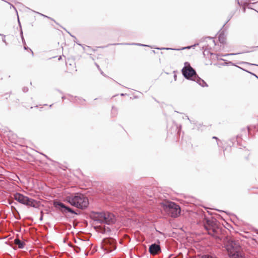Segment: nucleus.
I'll use <instances>...</instances> for the list:
<instances>
[{"label":"nucleus","instance_id":"20e7f679","mask_svg":"<svg viewBox=\"0 0 258 258\" xmlns=\"http://www.w3.org/2000/svg\"><path fill=\"white\" fill-rule=\"evenodd\" d=\"M161 207L169 216L176 218L178 217L181 212V209L179 205L174 202L164 201L159 203Z\"/></svg>","mask_w":258,"mask_h":258},{"label":"nucleus","instance_id":"cd10ccee","mask_svg":"<svg viewBox=\"0 0 258 258\" xmlns=\"http://www.w3.org/2000/svg\"><path fill=\"white\" fill-rule=\"evenodd\" d=\"M0 35L2 36L3 37V41L4 42H5L7 44V42L6 41V39H5L6 36L3 35V34H0Z\"/></svg>","mask_w":258,"mask_h":258},{"label":"nucleus","instance_id":"c03bdc74","mask_svg":"<svg viewBox=\"0 0 258 258\" xmlns=\"http://www.w3.org/2000/svg\"><path fill=\"white\" fill-rule=\"evenodd\" d=\"M101 74L104 76H105V75L103 74V72L102 71L101 72Z\"/></svg>","mask_w":258,"mask_h":258},{"label":"nucleus","instance_id":"a19ab883","mask_svg":"<svg viewBox=\"0 0 258 258\" xmlns=\"http://www.w3.org/2000/svg\"><path fill=\"white\" fill-rule=\"evenodd\" d=\"M213 139H216L217 140H218V139L217 137H213Z\"/></svg>","mask_w":258,"mask_h":258},{"label":"nucleus","instance_id":"aec40b11","mask_svg":"<svg viewBox=\"0 0 258 258\" xmlns=\"http://www.w3.org/2000/svg\"><path fill=\"white\" fill-rule=\"evenodd\" d=\"M14 215L15 219H16L17 220L21 219V217H20V214L18 212V211H17V213H15V214H14Z\"/></svg>","mask_w":258,"mask_h":258},{"label":"nucleus","instance_id":"e433bc0d","mask_svg":"<svg viewBox=\"0 0 258 258\" xmlns=\"http://www.w3.org/2000/svg\"><path fill=\"white\" fill-rule=\"evenodd\" d=\"M74 41H75V42L77 44H78V45H81V44H80V43H78V42L77 41H75V40H74Z\"/></svg>","mask_w":258,"mask_h":258},{"label":"nucleus","instance_id":"58836bf2","mask_svg":"<svg viewBox=\"0 0 258 258\" xmlns=\"http://www.w3.org/2000/svg\"><path fill=\"white\" fill-rule=\"evenodd\" d=\"M69 34H70V35H71L72 37L74 38L75 39H76V38L74 36H73V35H71L70 33H69Z\"/></svg>","mask_w":258,"mask_h":258},{"label":"nucleus","instance_id":"7c9ffc66","mask_svg":"<svg viewBox=\"0 0 258 258\" xmlns=\"http://www.w3.org/2000/svg\"><path fill=\"white\" fill-rule=\"evenodd\" d=\"M240 53H229V54H225L224 56H226V55H236V54H240Z\"/></svg>","mask_w":258,"mask_h":258},{"label":"nucleus","instance_id":"a878e982","mask_svg":"<svg viewBox=\"0 0 258 258\" xmlns=\"http://www.w3.org/2000/svg\"><path fill=\"white\" fill-rule=\"evenodd\" d=\"M23 91L25 93L27 92L28 91V88L27 87H24L23 88Z\"/></svg>","mask_w":258,"mask_h":258},{"label":"nucleus","instance_id":"4c0bfd02","mask_svg":"<svg viewBox=\"0 0 258 258\" xmlns=\"http://www.w3.org/2000/svg\"><path fill=\"white\" fill-rule=\"evenodd\" d=\"M74 41H75V42L77 44H78V45H81V44H80V43H78V42L77 41H75V40H74Z\"/></svg>","mask_w":258,"mask_h":258},{"label":"nucleus","instance_id":"79ce46f5","mask_svg":"<svg viewBox=\"0 0 258 258\" xmlns=\"http://www.w3.org/2000/svg\"><path fill=\"white\" fill-rule=\"evenodd\" d=\"M96 67H97V68H98V69H100V68H99V65H98L97 63H96Z\"/></svg>","mask_w":258,"mask_h":258},{"label":"nucleus","instance_id":"37998d69","mask_svg":"<svg viewBox=\"0 0 258 258\" xmlns=\"http://www.w3.org/2000/svg\"><path fill=\"white\" fill-rule=\"evenodd\" d=\"M61 98H62V99H64L66 98V97L63 96H62V97H61Z\"/></svg>","mask_w":258,"mask_h":258},{"label":"nucleus","instance_id":"72a5a7b5","mask_svg":"<svg viewBox=\"0 0 258 258\" xmlns=\"http://www.w3.org/2000/svg\"><path fill=\"white\" fill-rule=\"evenodd\" d=\"M77 99H79V98H77V97H75L74 100H75L74 101H77ZM80 100H81V99H80Z\"/></svg>","mask_w":258,"mask_h":258},{"label":"nucleus","instance_id":"f704fd0d","mask_svg":"<svg viewBox=\"0 0 258 258\" xmlns=\"http://www.w3.org/2000/svg\"><path fill=\"white\" fill-rule=\"evenodd\" d=\"M245 7H246V6H244V7H243V12L244 13H245Z\"/></svg>","mask_w":258,"mask_h":258},{"label":"nucleus","instance_id":"49530a36","mask_svg":"<svg viewBox=\"0 0 258 258\" xmlns=\"http://www.w3.org/2000/svg\"><path fill=\"white\" fill-rule=\"evenodd\" d=\"M61 59V56H59L58 60H60Z\"/></svg>","mask_w":258,"mask_h":258},{"label":"nucleus","instance_id":"ddd939ff","mask_svg":"<svg viewBox=\"0 0 258 258\" xmlns=\"http://www.w3.org/2000/svg\"><path fill=\"white\" fill-rule=\"evenodd\" d=\"M240 139V137L239 136H237L236 139H231L230 141L232 143L233 145H234L235 144V142H236L237 145H239V146H241V145L239 143Z\"/></svg>","mask_w":258,"mask_h":258},{"label":"nucleus","instance_id":"2eb2a0df","mask_svg":"<svg viewBox=\"0 0 258 258\" xmlns=\"http://www.w3.org/2000/svg\"><path fill=\"white\" fill-rule=\"evenodd\" d=\"M21 38L22 39L23 44L24 45V49H29L32 52V53L33 54V51H32V50L31 49L29 48L28 47H26V46H25V45L26 44V43H25V41L24 40V38L23 35V32H22V30L21 31Z\"/></svg>","mask_w":258,"mask_h":258},{"label":"nucleus","instance_id":"9d476101","mask_svg":"<svg viewBox=\"0 0 258 258\" xmlns=\"http://www.w3.org/2000/svg\"><path fill=\"white\" fill-rule=\"evenodd\" d=\"M149 251L151 254L156 255L161 252L160 246L155 243L150 245Z\"/></svg>","mask_w":258,"mask_h":258},{"label":"nucleus","instance_id":"c85d7f7f","mask_svg":"<svg viewBox=\"0 0 258 258\" xmlns=\"http://www.w3.org/2000/svg\"><path fill=\"white\" fill-rule=\"evenodd\" d=\"M157 49H166V50H169V49L176 50L175 49H173V48H158Z\"/></svg>","mask_w":258,"mask_h":258},{"label":"nucleus","instance_id":"5701e85b","mask_svg":"<svg viewBox=\"0 0 258 258\" xmlns=\"http://www.w3.org/2000/svg\"><path fill=\"white\" fill-rule=\"evenodd\" d=\"M238 68L241 69H242V70H243V71H245L246 72H248V73H249L254 75V76H255L258 79V77L257 76H256L255 74H253V73H251V72H249V71H247V70H246L245 69H243L241 68L240 67H238Z\"/></svg>","mask_w":258,"mask_h":258},{"label":"nucleus","instance_id":"6e6552de","mask_svg":"<svg viewBox=\"0 0 258 258\" xmlns=\"http://www.w3.org/2000/svg\"><path fill=\"white\" fill-rule=\"evenodd\" d=\"M184 66L181 70L182 75L185 79L192 80L197 75L195 70L191 67L188 62H184Z\"/></svg>","mask_w":258,"mask_h":258},{"label":"nucleus","instance_id":"9b49d317","mask_svg":"<svg viewBox=\"0 0 258 258\" xmlns=\"http://www.w3.org/2000/svg\"><path fill=\"white\" fill-rule=\"evenodd\" d=\"M192 81L196 82L199 85H200L203 87L208 86V85L205 82V81L204 80L202 79L201 78H200L197 74L194 78Z\"/></svg>","mask_w":258,"mask_h":258},{"label":"nucleus","instance_id":"ea45409f","mask_svg":"<svg viewBox=\"0 0 258 258\" xmlns=\"http://www.w3.org/2000/svg\"><path fill=\"white\" fill-rule=\"evenodd\" d=\"M191 47V46H188L187 47H185V48H183L182 49H185V48H190Z\"/></svg>","mask_w":258,"mask_h":258},{"label":"nucleus","instance_id":"de8ad7c7","mask_svg":"<svg viewBox=\"0 0 258 258\" xmlns=\"http://www.w3.org/2000/svg\"><path fill=\"white\" fill-rule=\"evenodd\" d=\"M176 77V76L174 75V78H175Z\"/></svg>","mask_w":258,"mask_h":258},{"label":"nucleus","instance_id":"bb28decb","mask_svg":"<svg viewBox=\"0 0 258 258\" xmlns=\"http://www.w3.org/2000/svg\"><path fill=\"white\" fill-rule=\"evenodd\" d=\"M41 15L42 16H43L44 17L47 18H48V19H50V20H51L53 21L54 22H55V23H56V22L55 21V20H54V19H53L52 18H50V17H48V16H45V15H43V14H41Z\"/></svg>","mask_w":258,"mask_h":258},{"label":"nucleus","instance_id":"0eeeda50","mask_svg":"<svg viewBox=\"0 0 258 258\" xmlns=\"http://www.w3.org/2000/svg\"><path fill=\"white\" fill-rule=\"evenodd\" d=\"M101 248L106 253H110L116 248V241L111 237L104 238L101 242Z\"/></svg>","mask_w":258,"mask_h":258},{"label":"nucleus","instance_id":"a18cd8bd","mask_svg":"<svg viewBox=\"0 0 258 258\" xmlns=\"http://www.w3.org/2000/svg\"><path fill=\"white\" fill-rule=\"evenodd\" d=\"M237 3H238V4L239 5H240V3H239V0H237Z\"/></svg>","mask_w":258,"mask_h":258},{"label":"nucleus","instance_id":"f3484780","mask_svg":"<svg viewBox=\"0 0 258 258\" xmlns=\"http://www.w3.org/2000/svg\"><path fill=\"white\" fill-rule=\"evenodd\" d=\"M219 40L221 43H224L225 42V39L224 36V34H220L219 36Z\"/></svg>","mask_w":258,"mask_h":258},{"label":"nucleus","instance_id":"4be33fe9","mask_svg":"<svg viewBox=\"0 0 258 258\" xmlns=\"http://www.w3.org/2000/svg\"><path fill=\"white\" fill-rule=\"evenodd\" d=\"M11 210L14 214H15V213H17V211H18L14 206H11Z\"/></svg>","mask_w":258,"mask_h":258},{"label":"nucleus","instance_id":"a211bd4d","mask_svg":"<svg viewBox=\"0 0 258 258\" xmlns=\"http://www.w3.org/2000/svg\"><path fill=\"white\" fill-rule=\"evenodd\" d=\"M110 229L109 228V227H104V228H102L101 230H100V232L102 233H106L107 232H110Z\"/></svg>","mask_w":258,"mask_h":258},{"label":"nucleus","instance_id":"473e14b6","mask_svg":"<svg viewBox=\"0 0 258 258\" xmlns=\"http://www.w3.org/2000/svg\"><path fill=\"white\" fill-rule=\"evenodd\" d=\"M13 203H14L15 204H16V202H14L13 201L9 202V204H10V205L12 204Z\"/></svg>","mask_w":258,"mask_h":258},{"label":"nucleus","instance_id":"39448f33","mask_svg":"<svg viewBox=\"0 0 258 258\" xmlns=\"http://www.w3.org/2000/svg\"><path fill=\"white\" fill-rule=\"evenodd\" d=\"M204 226L205 229L207 231L208 234L212 236L217 239L222 240V237L220 235L221 229L218 227L216 223L213 220L206 219Z\"/></svg>","mask_w":258,"mask_h":258},{"label":"nucleus","instance_id":"f257e3e1","mask_svg":"<svg viewBox=\"0 0 258 258\" xmlns=\"http://www.w3.org/2000/svg\"><path fill=\"white\" fill-rule=\"evenodd\" d=\"M225 247L231 258H244L238 242L227 237L224 240Z\"/></svg>","mask_w":258,"mask_h":258},{"label":"nucleus","instance_id":"b1692460","mask_svg":"<svg viewBox=\"0 0 258 258\" xmlns=\"http://www.w3.org/2000/svg\"><path fill=\"white\" fill-rule=\"evenodd\" d=\"M238 68L241 69H242V70H243V71H245L246 72H248V73H249L254 75V76H255L258 79V77L257 76H256L255 74H253V73H251V72H249V71H247V70H246L245 69H243L241 68L240 67H238Z\"/></svg>","mask_w":258,"mask_h":258},{"label":"nucleus","instance_id":"4468645a","mask_svg":"<svg viewBox=\"0 0 258 258\" xmlns=\"http://www.w3.org/2000/svg\"><path fill=\"white\" fill-rule=\"evenodd\" d=\"M113 45H131V44H130V43H115V44H113ZM132 45H136L143 46H149L148 45L142 44L141 43H132Z\"/></svg>","mask_w":258,"mask_h":258},{"label":"nucleus","instance_id":"393cba45","mask_svg":"<svg viewBox=\"0 0 258 258\" xmlns=\"http://www.w3.org/2000/svg\"><path fill=\"white\" fill-rule=\"evenodd\" d=\"M75 250L77 252H79L81 250L80 247L76 246L75 248Z\"/></svg>","mask_w":258,"mask_h":258},{"label":"nucleus","instance_id":"f8f14e48","mask_svg":"<svg viewBox=\"0 0 258 258\" xmlns=\"http://www.w3.org/2000/svg\"><path fill=\"white\" fill-rule=\"evenodd\" d=\"M14 242L18 246V247L21 249L23 248L25 245L24 242L22 241L19 238H16L14 240Z\"/></svg>","mask_w":258,"mask_h":258},{"label":"nucleus","instance_id":"dca6fc26","mask_svg":"<svg viewBox=\"0 0 258 258\" xmlns=\"http://www.w3.org/2000/svg\"><path fill=\"white\" fill-rule=\"evenodd\" d=\"M117 114V108L113 106L112 107V109H111V115L113 116H115Z\"/></svg>","mask_w":258,"mask_h":258},{"label":"nucleus","instance_id":"c9c22d12","mask_svg":"<svg viewBox=\"0 0 258 258\" xmlns=\"http://www.w3.org/2000/svg\"><path fill=\"white\" fill-rule=\"evenodd\" d=\"M74 41H75V42L77 44H78V45H81V44H80V43H78V42L77 41H75V40H74Z\"/></svg>","mask_w":258,"mask_h":258},{"label":"nucleus","instance_id":"f03ea898","mask_svg":"<svg viewBox=\"0 0 258 258\" xmlns=\"http://www.w3.org/2000/svg\"><path fill=\"white\" fill-rule=\"evenodd\" d=\"M66 201L72 206L81 209L86 208L89 205L87 198L80 193H76L67 197Z\"/></svg>","mask_w":258,"mask_h":258},{"label":"nucleus","instance_id":"7ed1b4c3","mask_svg":"<svg viewBox=\"0 0 258 258\" xmlns=\"http://www.w3.org/2000/svg\"><path fill=\"white\" fill-rule=\"evenodd\" d=\"M92 218L98 223L110 225L116 221L114 215L110 212H92Z\"/></svg>","mask_w":258,"mask_h":258},{"label":"nucleus","instance_id":"6ab92c4d","mask_svg":"<svg viewBox=\"0 0 258 258\" xmlns=\"http://www.w3.org/2000/svg\"><path fill=\"white\" fill-rule=\"evenodd\" d=\"M258 3V2H256L255 3H252V4H257ZM251 3H244L243 4V6H246V7L248 8V9H252V8L251 7L250 5H251Z\"/></svg>","mask_w":258,"mask_h":258},{"label":"nucleus","instance_id":"1a4fd4ad","mask_svg":"<svg viewBox=\"0 0 258 258\" xmlns=\"http://www.w3.org/2000/svg\"><path fill=\"white\" fill-rule=\"evenodd\" d=\"M53 206L55 208L58 209L63 213H70L71 214L78 215V213L74 210L66 206L61 202L54 201Z\"/></svg>","mask_w":258,"mask_h":258},{"label":"nucleus","instance_id":"423d86ee","mask_svg":"<svg viewBox=\"0 0 258 258\" xmlns=\"http://www.w3.org/2000/svg\"><path fill=\"white\" fill-rule=\"evenodd\" d=\"M14 199L19 203L37 208L39 207V202L31 198L24 196L20 193H16L14 196Z\"/></svg>","mask_w":258,"mask_h":258},{"label":"nucleus","instance_id":"2f4dec72","mask_svg":"<svg viewBox=\"0 0 258 258\" xmlns=\"http://www.w3.org/2000/svg\"><path fill=\"white\" fill-rule=\"evenodd\" d=\"M41 217H40V220H42V219H43V212L42 211L41 212Z\"/></svg>","mask_w":258,"mask_h":258},{"label":"nucleus","instance_id":"c756f323","mask_svg":"<svg viewBox=\"0 0 258 258\" xmlns=\"http://www.w3.org/2000/svg\"><path fill=\"white\" fill-rule=\"evenodd\" d=\"M181 126H180V128H178V126L176 125V131L178 133L180 131Z\"/></svg>","mask_w":258,"mask_h":258},{"label":"nucleus","instance_id":"412c9836","mask_svg":"<svg viewBox=\"0 0 258 258\" xmlns=\"http://www.w3.org/2000/svg\"><path fill=\"white\" fill-rule=\"evenodd\" d=\"M239 64H246L250 65V66H258L257 64H254V63H251L250 62H245V61H242V62H239Z\"/></svg>","mask_w":258,"mask_h":258}]
</instances>
